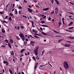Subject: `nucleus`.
Here are the masks:
<instances>
[{
	"instance_id": "b1692460",
	"label": "nucleus",
	"mask_w": 74,
	"mask_h": 74,
	"mask_svg": "<svg viewBox=\"0 0 74 74\" xmlns=\"http://www.w3.org/2000/svg\"><path fill=\"white\" fill-rule=\"evenodd\" d=\"M24 45H26L27 44V42H24Z\"/></svg>"
},
{
	"instance_id": "e2e57ef3",
	"label": "nucleus",
	"mask_w": 74,
	"mask_h": 74,
	"mask_svg": "<svg viewBox=\"0 0 74 74\" xmlns=\"http://www.w3.org/2000/svg\"><path fill=\"white\" fill-rule=\"evenodd\" d=\"M43 18L44 19H45V18H46V16H44Z\"/></svg>"
},
{
	"instance_id": "4c0bfd02",
	"label": "nucleus",
	"mask_w": 74,
	"mask_h": 74,
	"mask_svg": "<svg viewBox=\"0 0 74 74\" xmlns=\"http://www.w3.org/2000/svg\"><path fill=\"white\" fill-rule=\"evenodd\" d=\"M74 29V27H71L69 28V29Z\"/></svg>"
},
{
	"instance_id": "79ce46f5",
	"label": "nucleus",
	"mask_w": 74,
	"mask_h": 74,
	"mask_svg": "<svg viewBox=\"0 0 74 74\" xmlns=\"http://www.w3.org/2000/svg\"><path fill=\"white\" fill-rule=\"evenodd\" d=\"M8 18V16H6V17L4 19H7Z\"/></svg>"
},
{
	"instance_id": "f3484780",
	"label": "nucleus",
	"mask_w": 74,
	"mask_h": 74,
	"mask_svg": "<svg viewBox=\"0 0 74 74\" xmlns=\"http://www.w3.org/2000/svg\"><path fill=\"white\" fill-rule=\"evenodd\" d=\"M41 26H43V27H48V25H41Z\"/></svg>"
},
{
	"instance_id": "9b49d317",
	"label": "nucleus",
	"mask_w": 74,
	"mask_h": 74,
	"mask_svg": "<svg viewBox=\"0 0 74 74\" xmlns=\"http://www.w3.org/2000/svg\"><path fill=\"white\" fill-rule=\"evenodd\" d=\"M10 15L11 16H12L13 18H14V15H13V14H12V13H10Z\"/></svg>"
},
{
	"instance_id": "2f4dec72",
	"label": "nucleus",
	"mask_w": 74,
	"mask_h": 74,
	"mask_svg": "<svg viewBox=\"0 0 74 74\" xmlns=\"http://www.w3.org/2000/svg\"><path fill=\"white\" fill-rule=\"evenodd\" d=\"M63 41V39H60L59 40L58 42H61V41Z\"/></svg>"
},
{
	"instance_id": "338daca9",
	"label": "nucleus",
	"mask_w": 74,
	"mask_h": 74,
	"mask_svg": "<svg viewBox=\"0 0 74 74\" xmlns=\"http://www.w3.org/2000/svg\"><path fill=\"white\" fill-rule=\"evenodd\" d=\"M28 7H29V8H32V7H31V6L30 5H29Z\"/></svg>"
},
{
	"instance_id": "de8ad7c7",
	"label": "nucleus",
	"mask_w": 74,
	"mask_h": 74,
	"mask_svg": "<svg viewBox=\"0 0 74 74\" xmlns=\"http://www.w3.org/2000/svg\"><path fill=\"white\" fill-rule=\"evenodd\" d=\"M3 14V12H0V14Z\"/></svg>"
},
{
	"instance_id": "603ef678",
	"label": "nucleus",
	"mask_w": 74,
	"mask_h": 74,
	"mask_svg": "<svg viewBox=\"0 0 74 74\" xmlns=\"http://www.w3.org/2000/svg\"><path fill=\"white\" fill-rule=\"evenodd\" d=\"M40 29L42 30V31H43V29H42V28L41 27L40 28Z\"/></svg>"
},
{
	"instance_id": "4468645a",
	"label": "nucleus",
	"mask_w": 74,
	"mask_h": 74,
	"mask_svg": "<svg viewBox=\"0 0 74 74\" xmlns=\"http://www.w3.org/2000/svg\"><path fill=\"white\" fill-rule=\"evenodd\" d=\"M15 14L16 15H17L18 14V12L17 11V10H16V9L15 10Z\"/></svg>"
},
{
	"instance_id": "9d476101",
	"label": "nucleus",
	"mask_w": 74,
	"mask_h": 74,
	"mask_svg": "<svg viewBox=\"0 0 74 74\" xmlns=\"http://www.w3.org/2000/svg\"><path fill=\"white\" fill-rule=\"evenodd\" d=\"M68 38H70V39H74V37L72 36H69L67 37Z\"/></svg>"
},
{
	"instance_id": "ea45409f",
	"label": "nucleus",
	"mask_w": 74,
	"mask_h": 74,
	"mask_svg": "<svg viewBox=\"0 0 74 74\" xmlns=\"http://www.w3.org/2000/svg\"><path fill=\"white\" fill-rule=\"evenodd\" d=\"M53 32H55V33H59V32H57V31H56L53 30Z\"/></svg>"
},
{
	"instance_id": "a19ab883",
	"label": "nucleus",
	"mask_w": 74,
	"mask_h": 74,
	"mask_svg": "<svg viewBox=\"0 0 74 74\" xmlns=\"http://www.w3.org/2000/svg\"><path fill=\"white\" fill-rule=\"evenodd\" d=\"M47 64H46L45 65H41L40 66V67H42V66H45L46 65H47Z\"/></svg>"
},
{
	"instance_id": "bf43d9fd",
	"label": "nucleus",
	"mask_w": 74,
	"mask_h": 74,
	"mask_svg": "<svg viewBox=\"0 0 74 74\" xmlns=\"http://www.w3.org/2000/svg\"><path fill=\"white\" fill-rule=\"evenodd\" d=\"M28 36H29L30 37H32H32H33L32 36V35H28Z\"/></svg>"
},
{
	"instance_id": "a878e982",
	"label": "nucleus",
	"mask_w": 74,
	"mask_h": 74,
	"mask_svg": "<svg viewBox=\"0 0 74 74\" xmlns=\"http://www.w3.org/2000/svg\"><path fill=\"white\" fill-rule=\"evenodd\" d=\"M48 53H49V54H51L52 53V51H49L47 52Z\"/></svg>"
},
{
	"instance_id": "69168bd1",
	"label": "nucleus",
	"mask_w": 74,
	"mask_h": 74,
	"mask_svg": "<svg viewBox=\"0 0 74 74\" xmlns=\"http://www.w3.org/2000/svg\"><path fill=\"white\" fill-rule=\"evenodd\" d=\"M67 42H69V43H71V42L70 41H67Z\"/></svg>"
},
{
	"instance_id": "473e14b6",
	"label": "nucleus",
	"mask_w": 74,
	"mask_h": 74,
	"mask_svg": "<svg viewBox=\"0 0 74 74\" xmlns=\"http://www.w3.org/2000/svg\"><path fill=\"white\" fill-rule=\"evenodd\" d=\"M9 19L10 21H12V18H11V17H9Z\"/></svg>"
},
{
	"instance_id": "c756f323",
	"label": "nucleus",
	"mask_w": 74,
	"mask_h": 74,
	"mask_svg": "<svg viewBox=\"0 0 74 74\" xmlns=\"http://www.w3.org/2000/svg\"><path fill=\"white\" fill-rule=\"evenodd\" d=\"M32 58L35 61H36V58H35V57H33Z\"/></svg>"
},
{
	"instance_id": "6ab92c4d",
	"label": "nucleus",
	"mask_w": 74,
	"mask_h": 74,
	"mask_svg": "<svg viewBox=\"0 0 74 74\" xmlns=\"http://www.w3.org/2000/svg\"><path fill=\"white\" fill-rule=\"evenodd\" d=\"M8 45L10 48H11V45H10V42L8 43Z\"/></svg>"
},
{
	"instance_id": "6e6d98bb",
	"label": "nucleus",
	"mask_w": 74,
	"mask_h": 74,
	"mask_svg": "<svg viewBox=\"0 0 74 74\" xmlns=\"http://www.w3.org/2000/svg\"><path fill=\"white\" fill-rule=\"evenodd\" d=\"M24 2L25 3H27V1H26L25 0H24Z\"/></svg>"
},
{
	"instance_id": "680f3d73",
	"label": "nucleus",
	"mask_w": 74,
	"mask_h": 74,
	"mask_svg": "<svg viewBox=\"0 0 74 74\" xmlns=\"http://www.w3.org/2000/svg\"><path fill=\"white\" fill-rule=\"evenodd\" d=\"M64 18H62V21H64Z\"/></svg>"
},
{
	"instance_id": "f03ea898",
	"label": "nucleus",
	"mask_w": 74,
	"mask_h": 74,
	"mask_svg": "<svg viewBox=\"0 0 74 74\" xmlns=\"http://www.w3.org/2000/svg\"><path fill=\"white\" fill-rule=\"evenodd\" d=\"M64 66L66 69H67L69 68L68 66V63L66 61L64 62Z\"/></svg>"
},
{
	"instance_id": "13d9d810",
	"label": "nucleus",
	"mask_w": 74,
	"mask_h": 74,
	"mask_svg": "<svg viewBox=\"0 0 74 74\" xmlns=\"http://www.w3.org/2000/svg\"><path fill=\"white\" fill-rule=\"evenodd\" d=\"M13 8H14V7H15V4H13Z\"/></svg>"
},
{
	"instance_id": "4be33fe9",
	"label": "nucleus",
	"mask_w": 74,
	"mask_h": 74,
	"mask_svg": "<svg viewBox=\"0 0 74 74\" xmlns=\"http://www.w3.org/2000/svg\"><path fill=\"white\" fill-rule=\"evenodd\" d=\"M10 41L11 43H13L14 42V41L13 40H12V39H11L10 40Z\"/></svg>"
},
{
	"instance_id": "f257e3e1",
	"label": "nucleus",
	"mask_w": 74,
	"mask_h": 74,
	"mask_svg": "<svg viewBox=\"0 0 74 74\" xmlns=\"http://www.w3.org/2000/svg\"><path fill=\"white\" fill-rule=\"evenodd\" d=\"M38 48H39V47H38V46H37L35 48L34 50V53L36 56H37V54H38Z\"/></svg>"
},
{
	"instance_id": "20e7f679",
	"label": "nucleus",
	"mask_w": 74,
	"mask_h": 74,
	"mask_svg": "<svg viewBox=\"0 0 74 74\" xmlns=\"http://www.w3.org/2000/svg\"><path fill=\"white\" fill-rule=\"evenodd\" d=\"M3 63H4V64H6V66H8V64H9V63H8V62H7L6 61H3Z\"/></svg>"
},
{
	"instance_id": "2eb2a0df",
	"label": "nucleus",
	"mask_w": 74,
	"mask_h": 74,
	"mask_svg": "<svg viewBox=\"0 0 74 74\" xmlns=\"http://www.w3.org/2000/svg\"><path fill=\"white\" fill-rule=\"evenodd\" d=\"M25 49H23L21 50V53H22L23 52V51H25Z\"/></svg>"
},
{
	"instance_id": "3c124183",
	"label": "nucleus",
	"mask_w": 74,
	"mask_h": 74,
	"mask_svg": "<svg viewBox=\"0 0 74 74\" xmlns=\"http://www.w3.org/2000/svg\"><path fill=\"white\" fill-rule=\"evenodd\" d=\"M21 11H19V14H21Z\"/></svg>"
},
{
	"instance_id": "864d4df0",
	"label": "nucleus",
	"mask_w": 74,
	"mask_h": 74,
	"mask_svg": "<svg viewBox=\"0 0 74 74\" xmlns=\"http://www.w3.org/2000/svg\"><path fill=\"white\" fill-rule=\"evenodd\" d=\"M69 3H70V4H72V5H74V4L73 3L71 2H69Z\"/></svg>"
},
{
	"instance_id": "c9c22d12",
	"label": "nucleus",
	"mask_w": 74,
	"mask_h": 74,
	"mask_svg": "<svg viewBox=\"0 0 74 74\" xmlns=\"http://www.w3.org/2000/svg\"><path fill=\"white\" fill-rule=\"evenodd\" d=\"M34 34V35H36V36H40V35L37 34V33L35 34Z\"/></svg>"
},
{
	"instance_id": "1a4fd4ad",
	"label": "nucleus",
	"mask_w": 74,
	"mask_h": 74,
	"mask_svg": "<svg viewBox=\"0 0 74 74\" xmlns=\"http://www.w3.org/2000/svg\"><path fill=\"white\" fill-rule=\"evenodd\" d=\"M49 8H47L43 9V11H48L49 10Z\"/></svg>"
},
{
	"instance_id": "0eeeda50",
	"label": "nucleus",
	"mask_w": 74,
	"mask_h": 74,
	"mask_svg": "<svg viewBox=\"0 0 74 74\" xmlns=\"http://www.w3.org/2000/svg\"><path fill=\"white\" fill-rule=\"evenodd\" d=\"M55 13L56 14L58 13V9L57 8H56L55 9Z\"/></svg>"
},
{
	"instance_id": "7ed1b4c3",
	"label": "nucleus",
	"mask_w": 74,
	"mask_h": 74,
	"mask_svg": "<svg viewBox=\"0 0 74 74\" xmlns=\"http://www.w3.org/2000/svg\"><path fill=\"white\" fill-rule=\"evenodd\" d=\"M20 34H19V36L21 38H22L23 40V41H25V38L24 35H23V34L21 32H20Z\"/></svg>"
},
{
	"instance_id": "72a5a7b5",
	"label": "nucleus",
	"mask_w": 74,
	"mask_h": 74,
	"mask_svg": "<svg viewBox=\"0 0 74 74\" xmlns=\"http://www.w3.org/2000/svg\"><path fill=\"white\" fill-rule=\"evenodd\" d=\"M30 54V53L29 52H28V53H25V55H29Z\"/></svg>"
},
{
	"instance_id": "58836bf2",
	"label": "nucleus",
	"mask_w": 74,
	"mask_h": 74,
	"mask_svg": "<svg viewBox=\"0 0 74 74\" xmlns=\"http://www.w3.org/2000/svg\"><path fill=\"white\" fill-rule=\"evenodd\" d=\"M1 47H3V48H5V46L4 45H2L1 46Z\"/></svg>"
},
{
	"instance_id": "4d7b16f0",
	"label": "nucleus",
	"mask_w": 74,
	"mask_h": 74,
	"mask_svg": "<svg viewBox=\"0 0 74 74\" xmlns=\"http://www.w3.org/2000/svg\"><path fill=\"white\" fill-rule=\"evenodd\" d=\"M20 61H22V58H20Z\"/></svg>"
},
{
	"instance_id": "bb28decb",
	"label": "nucleus",
	"mask_w": 74,
	"mask_h": 74,
	"mask_svg": "<svg viewBox=\"0 0 74 74\" xmlns=\"http://www.w3.org/2000/svg\"><path fill=\"white\" fill-rule=\"evenodd\" d=\"M21 29L22 30H23V29L24 28V27L22 26H21Z\"/></svg>"
},
{
	"instance_id": "7c9ffc66",
	"label": "nucleus",
	"mask_w": 74,
	"mask_h": 74,
	"mask_svg": "<svg viewBox=\"0 0 74 74\" xmlns=\"http://www.w3.org/2000/svg\"><path fill=\"white\" fill-rule=\"evenodd\" d=\"M41 22V23H42H42H45V21H42Z\"/></svg>"
},
{
	"instance_id": "f8f14e48",
	"label": "nucleus",
	"mask_w": 74,
	"mask_h": 74,
	"mask_svg": "<svg viewBox=\"0 0 74 74\" xmlns=\"http://www.w3.org/2000/svg\"><path fill=\"white\" fill-rule=\"evenodd\" d=\"M16 39H17V40H20V39H21V38H20L19 37H18V36H16Z\"/></svg>"
},
{
	"instance_id": "a18cd8bd",
	"label": "nucleus",
	"mask_w": 74,
	"mask_h": 74,
	"mask_svg": "<svg viewBox=\"0 0 74 74\" xmlns=\"http://www.w3.org/2000/svg\"><path fill=\"white\" fill-rule=\"evenodd\" d=\"M54 13V10H53L52 12H51V14H53Z\"/></svg>"
},
{
	"instance_id": "39448f33",
	"label": "nucleus",
	"mask_w": 74,
	"mask_h": 74,
	"mask_svg": "<svg viewBox=\"0 0 74 74\" xmlns=\"http://www.w3.org/2000/svg\"><path fill=\"white\" fill-rule=\"evenodd\" d=\"M38 63L37 62L36 63L34 66V69L35 70H36V69L37 68V66H38Z\"/></svg>"
},
{
	"instance_id": "c03bdc74",
	"label": "nucleus",
	"mask_w": 74,
	"mask_h": 74,
	"mask_svg": "<svg viewBox=\"0 0 74 74\" xmlns=\"http://www.w3.org/2000/svg\"><path fill=\"white\" fill-rule=\"evenodd\" d=\"M5 41L6 42V43H7L8 42V40H5Z\"/></svg>"
},
{
	"instance_id": "37998d69",
	"label": "nucleus",
	"mask_w": 74,
	"mask_h": 74,
	"mask_svg": "<svg viewBox=\"0 0 74 74\" xmlns=\"http://www.w3.org/2000/svg\"><path fill=\"white\" fill-rule=\"evenodd\" d=\"M72 16H69V18H70V19H73V18H72Z\"/></svg>"
},
{
	"instance_id": "8fccbe9b",
	"label": "nucleus",
	"mask_w": 74,
	"mask_h": 74,
	"mask_svg": "<svg viewBox=\"0 0 74 74\" xmlns=\"http://www.w3.org/2000/svg\"><path fill=\"white\" fill-rule=\"evenodd\" d=\"M51 18L50 17H49L48 19V20H49V21H50V20H51Z\"/></svg>"
},
{
	"instance_id": "a211bd4d",
	"label": "nucleus",
	"mask_w": 74,
	"mask_h": 74,
	"mask_svg": "<svg viewBox=\"0 0 74 74\" xmlns=\"http://www.w3.org/2000/svg\"><path fill=\"white\" fill-rule=\"evenodd\" d=\"M9 72L11 74H12V71H11V70L9 69Z\"/></svg>"
},
{
	"instance_id": "412c9836",
	"label": "nucleus",
	"mask_w": 74,
	"mask_h": 74,
	"mask_svg": "<svg viewBox=\"0 0 74 74\" xmlns=\"http://www.w3.org/2000/svg\"><path fill=\"white\" fill-rule=\"evenodd\" d=\"M11 54L12 55H14V51H11Z\"/></svg>"
},
{
	"instance_id": "6e6552de",
	"label": "nucleus",
	"mask_w": 74,
	"mask_h": 74,
	"mask_svg": "<svg viewBox=\"0 0 74 74\" xmlns=\"http://www.w3.org/2000/svg\"><path fill=\"white\" fill-rule=\"evenodd\" d=\"M28 10L29 12H32V10L30 8H28Z\"/></svg>"
},
{
	"instance_id": "cd10ccee",
	"label": "nucleus",
	"mask_w": 74,
	"mask_h": 74,
	"mask_svg": "<svg viewBox=\"0 0 74 74\" xmlns=\"http://www.w3.org/2000/svg\"><path fill=\"white\" fill-rule=\"evenodd\" d=\"M56 3L57 4V5H59V1H57L56 2Z\"/></svg>"
},
{
	"instance_id": "09e8293b",
	"label": "nucleus",
	"mask_w": 74,
	"mask_h": 74,
	"mask_svg": "<svg viewBox=\"0 0 74 74\" xmlns=\"http://www.w3.org/2000/svg\"><path fill=\"white\" fill-rule=\"evenodd\" d=\"M61 36H58V35H56L55 36V37H61Z\"/></svg>"
},
{
	"instance_id": "5fc2aeb1",
	"label": "nucleus",
	"mask_w": 74,
	"mask_h": 74,
	"mask_svg": "<svg viewBox=\"0 0 74 74\" xmlns=\"http://www.w3.org/2000/svg\"><path fill=\"white\" fill-rule=\"evenodd\" d=\"M51 3H52V4H53V3H54L53 0H51Z\"/></svg>"
},
{
	"instance_id": "49530a36",
	"label": "nucleus",
	"mask_w": 74,
	"mask_h": 74,
	"mask_svg": "<svg viewBox=\"0 0 74 74\" xmlns=\"http://www.w3.org/2000/svg\"><path fill=\"white\" fill-rule=\"evenodd\" d=\"M58 24H59V26H60V25H61V22H59L58 23Z\"/></svg>"
},
{
	"instance_id": "393cba45",
	"label": "nucleus",
	"mask_w": 74,
	"mask_h": 74,
	"mask_svg": "<svg viewBox=\"0 0 74 74\" xmlns=\"http://www.w3.org/2000/svg\"><path fill=\"white\" fill-rule=\"evenodd\" d=\"M1 31H2V33H4L5 32V31H4L3 29H1Z\"/></svg>"
},
{
	"instance_id": "aec40b11",
	"label": "nucleus",
	"mask_w": 74,
	"mask_h": 74,
	"mask_svg": "<svg viewBox=\"0 0 74 74\" xmlns=\"http://www.w3.org/2000/svg\"><path fill=\"white\" fill-rule=\"evenodd\" d=\"M73 23V22L71 21L69 25V26H70V25H72V24Z\"/></svg>"
},
{
	"instance_id": "c85d7f7f",
	"label": "nucleus",
	"mask_w": 74,
	"mask_h": 74,
	"mask_svg": "<svg viewBox=\"0 0 74 74\" xmlns=\"http://www.w3.org/2000/svg\"><path fill=\"white\" fill-rule=\"evenodd\" d=\"M34 37H35V38H39V37H38V36H36V35H34Z\"/></svg>"
},
{
	"instance_id": "423d86ee",
	"label": "nucleus",
	"mask_w": 74,
	"mask_h": 74,
	"mask_svg": "<svg viewBox=\"0 0 74 74\" xmlns=\"http://www.w3.org/2000/svg\"><path fill=\"white\" fill-rule=\"evenodd\" d=\"M65 47H71V45L69 44H66L64 45Z\"/></svg>"
},
{
	"instance_id": "ddd939ff",
	"label": "nucleus",
	"mask_w": 74,
	"mask_h": 74,
	"mask_svg": "<svg viewBox=\"0 0 74 74\" xmlns=\"http://www.w3.org/2000/svg\"><path fill=\"white\" fill-rule=\"evenodd\" d=\"M35 42L33 41H31L30 44H35Z\"/></svg>"
},
{
	"instance_id": "052dcab7",
	"label": "nucleus",
	"mask_w": 74,
	"mask_h": 74,
	"mask_svg": "<svg viewBox=\"0 0 74 74\" xmlns=\"http://www.w3.org/2000/svg\"><path fill=\"white\" fill-rule=\"evenodd\" d=\"M17 29H18V30H19V29H20V27H17Z\"/></svg>"
},
{
	"instance_id": "5701e85b",
	"label": "nucleus",
	"mask_w": 74,
	"mask_h": 74,
	"mask_svg": "<svg viewBox=\"0 0 74 74\" xmlns=\"http://www.w3.org/2000/svg\"><path fill=\"white\" fill-rule=\"evenodd\" d=\"M42 33L44 35H45V36H47V34L44 32H42Z\"/></svg>"
},
{
	"instance_id": "f704fd0d",
	"label": "nucleus",
	"mask_w": 74,
	"mask_h": 74,
	"mask_svg": "<svg viewBox=\"0 0 74 74\" xmlns=\"http://www.w3.org/2000/svg\"><path fill=\"white\" fill-rule=\"evenodd\" d=\"M3 23H7V21H3Z\"/></svg>"
},
{
	"instance_id": "0e129e2a",
	"label": "nucleus",
	"mask_w": 74,
	"mask_h": 74,
	"mask_svg": "<svg viewBox=\"0 0 74 74\" xmlns=\"http://www.w3.org/2000/svg\"><path fill=\"white\" fill-rule=\"evenodd\" d=\"M28 39H25V41H28Z\"/></svg>"
},
{
	"instance_id": "dca6fc26",
	"label": "nucleus",
	"mask_w": 74,
	"mask_h": 74,
	"mask_svg": "<svg viewBox=\"0 0 74 74\" xmlns=\"http://www.w3.org/2000/svg\"><path fill=\"white\" fill-rule=\"evenodd\" d=\"M31 23H32V26H33V27H34V23L33 21H32Z\"/></svg>"
},
{
	"instance_id": "774afa93",
	"label": "nucleus",
	"mask_w": 74,
	"mask_h": 74,
	"mask_svg": "<svg viewBox=\"0 0 74 74\" xmlns=\"http://www.w3.org/2000/svg\"><path fill=\"white\" fill-rule=\"evenodd\" d=\"M42 55H43L44 54V51H42Z\"/></svg>"
},
{
	"instance_id": "e433bc0d",
	"label": "nucleus",
	"mask_w": 74,
	"mask_h": 74,
	"mask_svg": "<svg viewBox=\"0 0 74 74\" xmlns=\"http://www.w3.org/2000/svg\"><path fill=\"white\" fill-rule=\"evenodd\" d=\"M18 8L19 9V10H20V9H22V8L21 6H19L18 7Z\"/></svg>"
}]
</instances>
